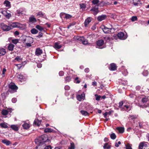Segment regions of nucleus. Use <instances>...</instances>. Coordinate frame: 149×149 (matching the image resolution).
Returning a JSON list of instances; mask_svg holds the SVG:
<instances>
[{
    "label": "nucleus",
    "mask_w": 149,
    "mask_h": 149,
    "mask_svg": "<svg viewBox=\"0 0 149 149\" xmlns=\"http://www.w3.org/2000/svg\"><path fill=\"white\" fill-rule=\"evenodd\" d=\"M36 28L40 31H42L43 30V28L39 25H37L36 26Z\"/></svg>",
    "instance_id": "ea45409f"
},
{
    "label": "nucleus",
    "mask_w": 149,
    "mask_h": 149,
    "mask_svg": "<svg viewBox=\"0 0 149 149\" xmlns=\"http://www.w3.org/2000/svg\"><path fill=\"white\" fill-rule=\"evenodd\" d=\"M143 74L145 76H147L148 74V71L147 70L144 71L143 72Z\"/></svg>",
    "instance_id": "603ef678"
},
{
    "label": "nucleus",
    "mask_w": 149,
    "mask_h": 149,
    "mask_svg": "<svg viewBox=\"0 0 149 149\" xmlns=\"http://www.w3.org/2000/svg\"><path fill=\"white\" fill-rule=\"evenodd\" d=\"M52 147L50 145L46 146L44 149H52Z\"/></svg>",
    "instance_id": "680f3d73"
},
{
    "label": "nucleus",
    "mask_w": 149,
    "mask_h": 149,
    "mask_svg": "<svg viewBox=\"0 0 149 149\" xmlns=\"http://www.w3.org/2000/svg\"><path fill=\"white\" fill-rule=\"evenodd\" d=\"M6 52L5 49L3 48H0V55H4L6 53Z\"/></svg>",
    "instance_id": "6ab92c4d"
},
{
    "label": "nucleus",
    "mask_w": 149,
    "mask_h": 149,
    "mask_svg": "<svg viewBox=\"0 0 149 149\" xmlns=\"http://www.w3.org/2000/svg\"><path fill=\"white\" fill-rule=\"evenodd\" d=\"M15 60H17L18 61H22V59L19 56H17L15 58Z\"/></svg>",
    "instance_id": "3c124183"
},
{
    "label": "nucleus",
    "mask_w": 149,
    "mask_h": 149,
    "mask_svg": "<svg viewBox=\"0 0 149 149\" xmlns=\"http://www.w3.org/2000/svg\"><path fill=\"white\" fill-rule=\"evenodd\" d=\"M17 77L18 78L19 80L21 81L22 82V81L24 79V77L21 74H19L17 76Z\"/></svg>",
    "instance_id": "b1692460"
},
{
    "label": "nucleus",
    "mask_w": 149,
    "mask_h": 149,
    "mask_svg": "<svg viewBox=\"0 0 149 149\" xmlns=\"http://www.w3.org/2000/svg\"><path fill=\"white\" fill-rule=\"evenodd\" d=\"M117 67V66L115 64L112 63L110 64V67H109V69L111 70L114 71L116 69Z\"/></svg>",
    "instance_id": "9b49d317"
},
{
    "label": "nucleus",
    "mask_w": 149,
    "mask_h": 149,
    "mask_svg": "<svg viewBox=\"0 0 149 149\" xmlns=\"http://www.w3.org/2000/svg\"><path fill=\"white\" fill-rule=\"evenodd\" d=\"M148 98L146 97L143 98L141 100V101L143 103L146 102L148 101Z\"/></svg>",
    "instance_id": "4c0bfd02"
},
{
    "label": "nucleus",
    "mask_w": 149,
    "mask_h": 149,
    "mask_svg": "<svg viewBox=\"0 0 149 149\" xmlns=\"http://www.w3.org/2000/svg\"><path fill=\"white\" fill-rule=\"evenodd\" d=\"M44 15V14L42 12L40 11L37 13V16H39L40 17H42Z\"/></svg>",
    "instance_id": "a18cd8bd"
},
{
    "label": "nucleus",
    "mask_w": 149,
    "mask_h": 149,
    "mask_svg": "<svg viewBox=\"0 0 149 149\" xmlns=\"http://www.w3.org/2000/svg\"><path fill=\"white\" fill-rule=\"evenodd\" d=\"M22 126L24 129H27L29 128V125L28 124L25 123L22 125Z\"/></svg>",
    "instance_id": "c756f323"
},
{
    "label": "nucleus",
    "mask_w": 149,
    "mask_h": 149,
    "mask_svg": "<svg viewBox=\"0 0 149 149\" xmlns=\"http://www.w3.org/2000/svg\"><path fill=\"white\" fill-rule=\"evenodd\" d=\"M81 42L84 45H86L88 43V41L85 39L83 37V39L81 40Z\"/></svg>",
    "instance_id": "f704fd0d"
},
{
    "label": "nucleus",
    "mask_w": 149,
    "mask_h": 149,
    "mask_svg": "<svg viewBox=\"0 0 149 149\" xmlns=\"http://www.w3.org/2000/svg\"><path fill=\"white\" fill-rule=\"evenodd\" d=\"M19 24L17 22L13 23L11 25V26L13 28L18 27V25Z\"/></svg>",
    "instance_id": "7c9ffc66"
},
{
    "label": "nucleus",
    "mask_w": 149,
    "mask_h": 149,
    "mask_svg": "<svg viewBox=\"0 0 149 149\" xmlns=\"http://www.w3.org/2000/svg\"><path fill=\"white\" fill-rule=\"evenodd\" d=\"M42 53V51L40 48H37L36 49L35 51L36 55L37 56L40 55Z\"/></svg>",
    "instance_id": "ddd939ff"
},
{
    "label": "nucleus",
    "mask_w": 149,
    "mask_h": 149,
    "mask_svg": "<svg viewBox=\"0 0 149 149\" xmlns=\"http://www.w3.org/2000/svg\"><path fill=\"white\" fill-rule=\"evenodd\" d=\"M130 118L132 119H134L136 118V117L134 115H130Z\"/></svg>",
    "instance_id": "864d4df0"
},
{
    "label": "nucleus",
    "mask_w": 149,
    "mask_h": 149,
    "mask_svg": "<svg viewBox=\"0 0 149 149\" xmlns=\"http://www.w3.org/2000/svg\"><path fill=\"white\" fill-rule=\"evenodd\" d=\"M2 142L3 143L5 144L7 146H8L11 143V142L10 141L6 139L2 140Z\"/></svg>",
    "instance_id": "aec40b11"
},
{
    "label": "nucleus",
    "mask_w": 149,
    "mask_h": 149,
    "mask_svg": "<svg viewBox=\"0 0 149 149\" xmlns=\"http://www.w3.org/2000/svg\"><path fill=\"white\" fill-rule=\"evenodd\" d=\"M117 129L119 131L120 133H122L124 131V128L123 127H117Z\"/></svg>",
    "instance_id": "cd10ccee"
},
{
    "label": "nucleus",
    "mask_w": 149,
    "mask_h": 149,
    "mask_svg": "<svg viewBox=\"0 0 149 149\" xmlns=\"http://www.w3.org/2000/svg\"><path fill=\"white\" fill-rule=\"evenodd\" d=\"M74 40H78L81 41V40L83 39V37H80L79 36H76L74 37Z\"/></svg>",
    "instance_id": "412c9836"
},
{
    "label": "nucleus",
    "mask_w": 149,
    "mask_h": 149,
    "mask_svg": "<svg viewBox=\"0 0 149 149\" xmlns=\"http://www.w3.org/2000/svg\"><path fill=\"white\" fill-rule=\"evenodd\" d=\"M75 82L77 84H79L80 83V81L79 80V77H77L75 79Z\"/></svg>",
    "instance_id": "de8ad7c7"
},
{
    "label": "nucleus",
    "mask_w": 149,
    "mask_h": 149,
    "mask_svg": "<svg viewBox=\"0 0 149 149\" xmlns=\"http://www.w3.org/2000/svg\"><path fill=\"white\" fill-rule=\"evenodd\" d=\"M64 74V72L63 71H60L59 73V76H62Z\"/></svg>",
    "instance_id": "052dcab7"
},
{
    "label": "nucleus",
    "mask_w": 149,
    "mask_h": 149,
    "mask_svg": "<svg viewBox=\"0 0 149 149\" xmlns=\"http://www.w3.org/2000/svg\"><path fill=\"white\" fill-rule=\"evenodd\" d=\"M95 96L96 97V100L98 101L100 100V99L101 97V96L100 95H98L97 94H95Z\"/></svg>",
    "instance_id": "49530a36"
},
{
    "label": "nucleus",
    "mask_w": 149,
    "mask_h": 149,
    "mask_svg": "<svg viewBox=\"0 0 149 149\" xmlns=\"http://www.w3.org/2000/svg\"><path fill=\"white\" fill-rule=\"evenodd\" d=\"M17 101V99L15 98H13L12 100V102L14 103H15Z\"/></svg>",
    "instance_id": "e2e57ef3"
},
{
    "label": "nucleus",
    "mask_w": 149,
    "mask_h": 149,
    "mask_svg": "<svg viewBox=\"0 0 149 149\" xmlns=\"http://www.w3.org/2000/svg\"><path fill=\"white\" fill-rule=\"evenodd\" d=\"M41 120H39L38 119H35L34 122V124L36 125L39 126L41 123Z\"/></svg>",
    "instance_id": "dca6fc26"
},
{
    "label": "nucleus",
    "mask_w": 149,
    "mask_h": 149,
    "mask_svg": "<svg viewBox=\"0 0 149 149\" xmlns=\"http://www.w3.org/2000/svg\"><path fill=\"white\" fill-rule=\"evenodd\" d=\"M126 149H132V148L129 144H128L127 146L126 145Z\"/></svg>",
    "instance_id": "6e6d98bb"
},
{
    "label": "nucleus",
    "mask_w": 149,
    "mask_h": 149,
    "mask_svg": "<svg viewBox=\"0 0 149 149\" xmlns=\"http://www.w3.org/2000/svg\"><path fill=\"white\" fill-rule=\"evenodd\" d=\"M111 148V146L109 145L108 143H106L103 146V148L104 149H110Z\"/></svg>",
    "instance_id": "393cba45"
},
{
    "label": "nucleus",
    "mask_w": 149,
    "mask_h": 149,
    "mask_svg": "<svg viewBox=\"0 0 149 149\" xmlns=\"http://www.w3.org/2000/svg\"><path fill=\"white\" fill-rule=\"evenodd\" d=\"M121 144V142L120 141H119L118 142V143H116L115 145V146L116 147H118L119 146V145H120Z\"/></svg>",
    "instance_id": "338daca9"
},
{
    "label": "nucleus",
    "mask_w": 149,
    "mask_h": 149,
    "mask_svg": "<svg viewBox=\"0 0 149 149\" xmlns=\"http://www.w3.org/2000/svg\"><path fill=\"white\" fill-rule=\"evenodd\" d=\"M77 99L79 101H81L82 100V98H81L80 96V95H79L77 96Z\"/></svg>",
    "instance_id": "4d7b16f0"
},
{
    "label": "nucleus",
    "mask_w": 149,
    "mask_h": 149,
    "mask_svg": "<svg viewBox=\"0 0 149 149\" xmlns=\"http://www.w3.org/2000/svg\"><path fill=\"white\" fill-rule=\"evenodd\" d=\"M31 33L33 34H36L38 32V31L34 28L32 29L31 31Z\"/></svg>",
    "instance_id": "2f4dec72"
},
{
    "label": "nucleus",
    "mask_w": 149,
    "mask_h": 149,
    "mask_svg": "<svg viewBox=\"0 0 149 149\" xmlns=\"http://www.w3.org/2000/svg\"><path fill=\"white\" fill-rule=\"evenodd\" d=\"M12 111L11 109H8L7 110L3 109L1 111V114L3 115H7L9 112L11 113Z\"/></svg>",
    "instance_id": "1a4fd4ad"
},
{
    "label": "nucleus",
    "mask_w": 149,
    "mask_h": 149,
    "mask_svg": "<svg viewBox=\"0 0 149 149\" xmlns=\"http://www.w3.org/2000/svg\"><path fill=\"white\" fill-rule=\"evenodd\" d=\"M91 18L89 17L84 22V25L85 26H86L91 22Z\"/></svg>",
    "instance_id": "f3484780"
},
{
    "label": "nucleus",
    "mask_w": 149,
    "mask_h": 149,
    "mask_svg": "<svg viewBox=\"0 0 149 149\" xmlns=\"http://www.w3.org/2000/svg\"><path fill=\"white\" fill-rule=\"evenodd\" d=\"M123 101H121L119 103V107L120 108L123 109H124V108L123 106Z\"/></svg>",
    "instance_id": "c03bdc74"
},
{
    "label": "nucleus",
    "mask_w": 149,
    "mask_h": 149,
    "mask_svg": "<svg viewBox=\"0 0 149 149\" xmlns=\"http://www.w3.org/2000/svg\"><path fill=\"white\" fill-rule=\"evenodd\" d=\"M65 79L66 82H69L70 81L71 78L70 76H67L65 78Z\"/></svg>",
    "instance_id": "a19ab883"
},
{
    "label": "nucleus",
    "mask_w": 149,
    "mask_h": 149,
    "mask_svg": "<svg viewBox=\"0 0 149 149\" xmlns=\"http://www.w3.org/2000/svg\"><path fill=\"white\" fill-rule=\"evenodd\" d=\"M23 43H33V38L30 36H24L22 40Z\"/></svg>",
    "instance_id": "7ed1b4c3"
},
{
    "label": "nucleus",
    "mask_w": 149,
    "mask_h": 149,
    "mask_svg": "<svg viewBox=\"0 0 149 149\" xmlns=\"http://www.w3.org/2000/svg\"><path fill=\"white\" fill-rule=\"evenodd\" d=\"M12 42L15 44H16L18 42V40L17 39H13L12 40Z\"/></svg>",
    "instance_id": "37998d69"
},
{
    "label": "nucleus",
    "mask_w": 149,
    "mask_h": 149,
    "mask_svg": "<svg viewBox=\"0 0 149 149\" xmlns=\"http://www.w3.org/2000/svg\"><path fill=\"white\" fill-rule=\"evenodd\" d=\"M89 69L88 68H87L85 69L84 71L86 73H88L89 72Z\"/></svg>",
    "instance_id": "774afa93"
},
{
    "label": "nucleus",
    "mask_w": 149,
    "mask_h": 149,
    "mask_svg": "<svg viewBox=\"0 0 149 149\" xmlns=\"http://www.w3.org/2000/svg\"><path fill=\"white\" fill-rule=\"evenodd\" d=\"M0 126L2 128H7L8 126L6 123H1L0 124Z\"/></svg>",
    "instance_id": "72a5a7b5"
},
{
    "label": "nucleus",
    "mask_w": 149,
    "mask_h": 149,
    "mask_svg": "<svg viewBox=\"0 0 149 149\" xmlns=\"http://www.w3.org/2000/svg\"><path fill=\"white\" fill-rule=\"evenodd\" d=\"M111 138L113 139H115L116 138V136L115 134L113 133L110 135Z\"/></svg>",
    "instance_id": "e433bc0d"
},
{
    "label": "nucleus",
    "mask_w": 149,
    "mask_h": 149,
    "mask_svg": "<svg viewBox=\"0 0 149 149\" xmlns=\"http://www.w3.org/2000/svg\"><path fill=\"white\" fill-rule=\"evenodd\" d=\"M29 21L32 23H35L36 22V20L33 16H32L29 18Z\"/></svg>",
    "instance_id": "2eb2a0df"
},
{
    "label": "nucleus",
    "mask_w": 149,
    "mask_h": 149,
    "mask_svg": "<svg viewBox=\"0 0 149 149\" xmlns=\"http://www.w3.org/2000/svg\"><path fill=\"white\" fill-rule=\"evenodd\" d=\"M8 91L11 93L16 92L18 89V87L13 83H10L8 85Z\"/></svg>",
    "instance_id": "f03ea898"
},
{
    "label": "nucleus",
    "mask_w": 149,
    "mask_h": 149,
    "mask_svg": "<svg viewBox=\"0 0 149 149\" xmlns=\"http://www.w3.org/2000/svg\"><path fill=\"white\" fill-rule=\"evenodd\" d=\"M43 33L41 32H39L38 36H36V37L38 38H39L42 37L43 36Z\"/></svg>",
    "instance_id": "8fccbe9b"
},
{
    "label": "nucleus",
    "mask_w": 149,
    "mask_h": 149,
    "mask_svg": "<svg viewBox=\"0 0 149 149\" xmlns=\"http://www.w3.org/2000/svg\"><path fill=\"white\" fill-rule=\"evenodd\" d=\"M107 17L106 15H102L98 16L97 18L98 21H101L102 20L105 19Z\"/></svg>",
    "instance_id": "f8f14e48"
},
{
    "label": "nucleus",
    "mask_w": 149,
    "mask_h": 149,
    "mask_svg": "<svg viewBox=\"0 0 149 149\" xmlns=\"http://www.w3.org/2000/svg\"><path fill=\"white\" fill-rule=\"evenodd\" d=\"M102 29L104 32L105 33H110L111 32V30L112 29V28H108L104 26H102Z\"/></svg>",
    "instance_id": "6e6552de"
},
{
    "label": "nucleus",
    "mask_w": 149,
    "mask_h": 149,
    "mask_svg": "<svg viewBox=\"0 0 149 149\" xmlns=\"http://www.w3.org/2000/svg\"><path fill=\"white\" fill-rule=\"evenodd\" d=\"M70 88V86L68 85H66L64 87V89L65 90H68Z\"/></svg>",
    "instance_id": "5fc2aeb1"
},
{
    "label": "nucleus",
    "mask_w": 149,
    "mask_h": 149,
    "mask_svg": "<svg viewBox=\"0 0 149 149\" xmlns=\"http://www.w3.org/2000/svg\"><path fill=\"white\" fill-rule=\"evenodd\" d=\"M99 2L98 0H93L92 1L93 3L94 4H97Z\"/></svg>",
    "instance_id": "09e8293b"
},
{
    "label": "nucleus",
    "mask_w": 149,
    "mask_h": 149,
    "mask_svg": "<svg viewBox=\"0 0 149 149\" xmlns=\"http://www.w3.org/2000/svg\"><path fill=\"white\" fill-rule=\"evenodd\" d=\"M6 71V69L5 68H4L2 71V74L3 75V77H4L5 76V72Z\"/></svg>",
    "instance_id": "69168bd1"
},
{
    "label": "nucleus",
    "mask_w": 149,
    "mask_h": 149,
    "mask_svg": "<svg viewBox=\"0 0 149 149\" xmlns=\"http://www.w3.org/2000/svg\"><path fill=\"white\" fill-rule=\"evenodd\" d=\"M1 13L7 18L9 19L11 16V14L7 11L3 10L1 12Z\"/></svg>",
    "instance_id": "9d476101"
},
{
    "label": "nucleus",
    "mask_w": 149,
    "mask_h": 149,
    "mask_svg": "<svg viewBox=\"0 0 149 149\" xmlns=\"http://www.w3.org/2000/svg\"><path fill=\"white\" fill-rule=\"evenodd\" d=\"M104 44V41L102 39L98 40L96 42V45L97 47L102 49V48L101 47Z\"/></svg>",
    "instance_id": "0eeeda50"
},
{
    "label": "nucleus",
    "mask_w": 149,
    "mask_h": 149,
    "mask_svg": "<svg viewBox=\"0 0 149 149\" xmlns=\"http://www.w3.org/2000/svg\"><path fill=\"white\" fill-rule=\"evenodd\" d=\"M32 43H30V42L26 43V46L28 47H31V44Z\"/></svg>",
    "instance_id": "0e129e2a"
},
{
    "label": "nucleus",
    "mask_w": 149,
    "mask_h": 149,
    "mask_svg": "<svg viewBox=\"0 0 149 149\" xmlns=\"http://www.w3.org/2000/svg\"><path fill=\"white\" fill-rule=\"evenodd\" d=\"M15 46L12 44H9L8 46V49L10 51H13V50Z\"/></svg>",
    "instance_id": "4468645a"
},
{
    "label": "nucleus",
    "mask_w": 149,
    "mask_h": 149,
    "mask_svg": "<svg viewBox=\"0 0 149 149\" xmlns=\"http://www.w3.org/2000/svg\"><path fill=\"white\" fill-rule=\"evenodd\" d=\"M91 11H93L94 12V14L96 15L98 12V8L97 7H95L92 8Z\"/></svg>",
    "instance_id": "a211bd4d"
},
{
    "label": "nucleus",
    "mask_w": 149,
    "mask_h": 149,
    "mask_svg": "<svg viewBox=\"0 0 149 149\" xmlns=\"http://www.w3.org/2000/svg\"><path fill=\"white\" fill-rule=\"evenodd\" d=\"M104 39L106 40V41L110 40V38L109 37L105 36L104 37Z\"/></svg>",
    "instance_id": "13d9d810"
},
{
    "label": "nucleus",
    "mask_w": 149,
    "mask_h": 149,
    "mask_svg": "<svg viewBox=\"0 0 149 149\" xmlns=\"http://www.w3.org/2000/svg\"><path fill=\"white\" fill-rule=\"evenodd\" d=\"M81 97L82 98V100H84L85 98V95L84 93H81L80 95Z\"/></svg>",
    "instance_id": "bf43d9fd"
},
{
    "label": "nucleus",
    "mask_w": 149,
    "mask_h": 149,
    "mask_svg": "<svg viewBox=\"0 0 149 149\" xmlns=\"http://www.w3.org/2000/svg\"><path fill=\"white\" fill-rule=\"evenodd\" d=\"M10 127L13 130L17 131L18 130V127L16 125H12Z\"/></svg>",
    "instance_id": "a878e982"
},
{
    "label": "nucleus",
    "mask_w": 149,
    "mask_h": 149,
    "mask_svg": "<svg viewBox=\"0 0 149 149\" xmlns=\"http://www.w3.org/2000/svg\"><path fill=\"white\" fill-rule=\"evenodd\" d=\"M123 107L124 108L123 109L125 110H129V111L131 110V107L130 105L128 106L127 105H123Z\"/></svg>",
    "instance_id": "c85d7f7f"
},
{
    "label": "nucleus",
    "mask_w": 149,
    "mask_h": 149,
    "mask_svg": "<svg viewBox=\"0 0 149 149\" xmlns=\"http://www.w3.org/2000/svg\"><path fill=\"white\" fill-rule=\"evenodd\" d=\"M1 29L5 31H9L11 29L10 26H8L3 23L1 24Z\"/></svg>",
    "instance_id": "39448f33"
},
{
    "label": "nucleus",
    "mask_w": 149,
    "mask_h": 149,
    "mask_svg": "<svg viewBox=\"0 0 149 149\" xmlns=\"http://www.w3.org/2000/svg\"><path fill=\"white\" fill-rule=\"evenodd\" d=\"M72 17V16L68 14H65V18L66 19H69Z\"/></svg>",
    "instance_id": "58836bf2"
},
{
    "label": "nucleus",
    "mask_w": 149,
    "mask_h": 149,
    "mask_svg": "<svg viewBox=\"0 0 149 149\" xmlns=\"http://www.w3.org/2000/svg\"><path fill=\"white\" fill-rule=\"evenodd\" d=\"M61 45L58 42H56L54 44V47L56 49H60L61 48Z\"/></svg>",
    "instance_id": "5701e85b"
},
{
    "label": "nucleus",
    "mask_w": 149,
    "mask_h": 149,
    "mask_svg": "<svg viewBox=\"0 0 149 149\" xmlns=\"http://www.w3.org/2000/svg\"><path fill=\"white\" fill-rule=\"evenodd\" d=\"M36 143L39 144L42 142H50V140L48 139L47 136V135H43L39 136L38 139L35 140Z\"/></svg>",
    "instance_id": "f257e3e1"
},
{
    "label": "nucleus",
    "mask_w": 149,
    "mask_h": 149,
    "mask_svg": "<svg viewBox=\"0 0 149 149\" xmlns=\"http://www.w3.org/2000/svg\"><path fill=\"white\" fill-rule=\"evenodd\" d=\"M137 19V18L136 16H132L131 18V20L132 22H134L135 21H136Z\"/></svg>",
    "instance_id": "79ce46f5"
},
{
    "label": "nucleus",
    "mask_w": 149,
    "mask_h": 149,
    "mask_svg": "<svg viewBox=\"0 0 149 149\" xmlns=\"http://www.w3.org/2000/svg\"><path fill=\"white\" fill-rule=\"evenodd\" d=\"M117 36L119 39L122 40H125L127 37V35H125L122 32L118 33L117 34Z\"/></svg>",
    "instance_id": "20e7f679"
},
{
    "label": "nucleus",
    "mask_w": 149,
    "mask_h": 149,
    "mask_svg": "<svg viewBox=\"0 0 149 149\" xmlns=\"http://www.w3.org/2000/svg\"><path fill=\"white\" fill-rule=\"evenodd\" d=\"M147 144L144 142H141L139 144V149H146L148 147Z\"/></svg>",
    "instance_id": "423d86ee"
},
{
    "label": "nucleus",
    "mask_w": 149,
    "mask_h": 149,
    "mask_svg": "<svg viewBox=\"0 0 149 149\" xmlns=\"http://www.w3.org/2000/svg\"><path fill=\"white\" fill-rule=\"evenodd\" d=\"M68 149H74L75 145L74 143L72 142L70 143V145L68 147Z\"/></svg>",
    "instance_id": "bb28decb"
},
{
    "label": "nucleus",
    "mask_w": 149,
    "mask_h": 149,
    "mask_svg": "<svg viewBox=\"0 0 149 149\" xmlns=\"http://www.w3.org/2000/svg\"><path fill=\"white\" fill-rule=\"evenodd\" d=\"M52 130L50 128H46L44 130V132L45 133L51 132H52Z\"/></svg>",
    "instance_id": "c9c22d12"
},
{
    "label": "nucleus",
    "mask_w": 149,
    "mask_h": 149,
    "mask_svg": "<svg viewBox=\"0 0 149 149\" xmlns=\"http://www.w3.org/2000/svg\"><path fill=\"white\" fill-rule=\"evenodd\" d=\"M81 113L82 115L85 116L88 115V112L87 111L84 110H81Z\"/></svg>",
    "instance_id": "473e14b6"
},
{
    "label": "nucleus",
    "mask_w": 149,
    "mask_h": 149,
    "mask_svg": "<svg viewBox=\"0 0 149 149\" xmlns=\"http://www.w3.org/2000/svg\"><path fill=\"white\" fill-rule=\"evenodd\" d=\"M4 4L6 7L9 8L10 7V3L8 0H5L4 2Z\"/></svg>",
    "instance_id": "4be33fe9"
}]
</instances>
